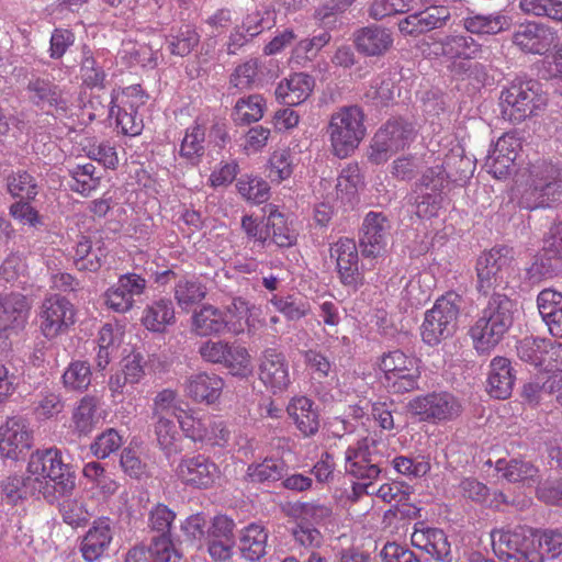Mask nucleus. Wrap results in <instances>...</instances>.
<instances>
[{"label":"nucleus","mask_w":562,"mask_h":562,"mask_svg":"<svg viewBox=\"0 0 562 562\" xmlns=\"http://www.w3.org/2000/svg\"><path fill=\"white\" fill-rule=\"evenodd\" d=\"M555 258L549 257L544 251H540L533 257V261L526 268V279L531 284H537L543 279L551 278L557 273V266L553 262Z\"/></svg>","instance_id":"64"},{"label":"nucleus","mask_w":562,"mask_h":562,"mask_svg":"<svg viewBox=\"0 0 562 562\" xmlns=\"http://www.w3.org/2000/svg\"><path fill=\"white\" fill-rule=\"evenodd\" d=\"M386 445L373 438H363L356 448L349 447L345 453V471L360 481H373L379 477Z\"/></svg>","instance_id":"10"},{"label":"nucleus","mask_w":562,"mask_h":562,"mask_svg":"<svg viewBox=\"0 0 562 562\" xmlns=\"http://www.w3.org/2000/svg\"><path fill=\"white\" fill-rule=\"evenodd\" d=\"M30 101L42 110L59 109L66 111L67 102L63 98L59 86L53 81L33 77L26 86Z\"/></svg>","instance_id":"31"},{"label":"nucleus","mask_w":562,"mask_h":562,"mask_svg":"<svg viewBox=\"0 0 562 562\" xmlns=\"http://www.w3.org/2000/svg\"><path fill=\"white\" fill-rule=\"evenodd\" d=\"M90 363L82 360L71 361L61 375V384L67 392L83 393L91 384Z\"/></svg>","instance_id":"50"},{"label":"nucleus","mask_w":562,"mask_h":562,"mask_svg":"<svg viewBox=\"0 0 562 562\" xmlns=\"http://www.w3.org/2000/svg\"><path fill=\"white\" fill-rule=\"evenodd\" d=\"M27 473L32 476L37 493L50 505L60 497L71 496L76 488V475L71 465L64 462L61 451L54 447L32 452Z\"/></svg>","instance_id":"1"},{"label":"nucleus","mask_w":562,"mask_h":562,"mask_svg":"<svg viewBox=\"0 0 562 562\" xmlns=\"http://www.w3.org/2000/svg\"><path fill=\"white\" fill-rule=\"evenodd\" d=\"M176 322L175 305L168 297H159L146 304L140 316L142 325L155 334H165Z\"/></svg>","instance_id":"26"},{"label":"nucleus","mask_w":562,"mask_h":562,"mask_svg":"<svg viewBox=\"0 0 562 562\" xmlns=\"http://www.w3.org/2000/svg\"><path fill=\"white\" fill-rule=\"evenodd\" d=\"M330 257L336 260L341 284L353 293L364 284V274L359 265L358 248L353 239L339 238L330 247Z\"/></svg>","instance_id":"14"},{"label":"nucleus","mask_w":562,"mask_h":562,"mask_svg":"<svg viewBox=\"0 0 562 562\" xmlns=\"http://www.w3.org/2000/svg\"><path fill=\"white\" fill-rule=\"evenodd\" d=\"M68 172L71 177L70 190L82 196H89L100 186L101 177L97 175V167L91 162L77 165Z\"/></svg>","instance_id":"51"},{"label":"nucleus","mask_w":562,"mask_h":562,"mask_svg":"<svg viewBox=\"0 0 562 562\" xmlns=\"http://www.w3.org/2000/svg\"><path fill=\"white\" fill-rule=\"evenodd\" d=\"M286 469L282 459L265 458L261 462H254L247 467L245 480L252 484L277 482L284 477Z\"/></svg>","instance_id":"41"},{"label":"nucleus","mask_w":562,"mask_h":562,"mask_svg":"<svg viewBox=\"0 0 562 562\" xmlns=\"http://www.w3.org/2000/svg\"><path fill=\"white\" fill-rule=\"evenodd\" d=\"M183 435L194 442H204L206 436V417L194 409H184L177 419Z\"/></svg>","instance_id":"59"},{"label":"nucleus","mask_w":562,"mask_h":562,"mask_svg":"<svg viewBox=\"0 0 562 562\" xmlns=\"http://www.w3.org/2000/svg\"><path fill=\"white\" fill-rule=\"evenodd\" d=\"M490 299L482 310V314L490 319L502 322L506 328H510L514 323V315L517 312L516 303L508 295L501 292L490 293Z\"/></svg>","instance_id":"46"},{"label":"nucleus","mask_w":562,"mask_h":562,"mask_svg":"<svg viewBox=\"0 0 562 562\" xmlns=\"http://www.w3.org/2000/svg\"><path fill=\"white\" fill-rule=\"evenodd\" d=\"M509 16L496 12L492 14H470L463 19V27L471 34L494 35L510 27Z\"/></svg>","instance_id":"39"},{"label":"nucleus","mask_w":562,"mask_h":562,"mask_svg":"<svg viewBox=\"0 0 562 562\" xmlns=\"http://www.w3.org/2000/svg\"><path fill=\"white\" fill-rule=\"evenodd\" d=\"M33 445V431L21 416L9 417L0 427V456L18 460L27 453Z\"/></svg>","instance_id":"16"},{"label":"nucleus","mask_w":562,"mask_h":562,"mask_svg":"<svg viewBox=\"0 0 562 562\" xmlns=\"http://www.w3.org/2000/svg\"><path fill=\"white\" fill-rule=\"evenodd\" d=\"M263 85V75L257 58H250L238 65L229 77L231 88L239 91L251 90Z\"/></svg>","instance_id":"49"},{"label":"nucleus","mask_w":562,"mask_h":562,"mask_svg":"<svg viewBox=\"0 0 562 562\" xmlns=\"http://www.w3.org/2000/svg\"><path fill=\"white\" fill-rule=\"evenodd\" d=\"M557 41V32L538 22L521 24L513 35V42L522 52L543 55Z\"/></svg>","instance_id":"21"},{"label":"nucleus","mask_w":562,"mask_h":562,"mask_svg":"<svg viewBox=\"0 0 562 562\" xmlns=\"http://www.w3.org/2000/svg\"><path fill=\"white\" fill-rule=\"evenodd\" d=\"M1 502L7 505L16 506L27 497L41 498L37 487L32 481V476L12 474L0 481Z\"/></svg>","instance_id":"34"},{"label":"nucleus","mask_w":562,"mask_h":562,"mask_svg":"<svg viewBox=\"0 0 562 562\" xmlns=\"http://www.w3.org/2000/svg\"><path fill=\"white\" fill-rule=\"evenodd\" d=\"M355 47L366 57H380L393 46L392 32L381 25L371 24L353 33Z\"/></svg>","instance_id":"23"},{"label":"nucleus","mask_w":562,"mask_h":562,"mask_svg":"<svg viewBox=\"0 0 562 562\" xmlns=\"http://www.w3.org/2000/svg\"><path fill=\"white\" fill-rule=\"evenodd\" d=\"M420 378L422 372L418 367L411 371H404V373H391L383 376L382 383L389 393L401 395L418 390Z\"/></svg>","instance_id":"56"},{"label":"nucleus","mask_w":562,"mask_h":562,"mask_svg":"<svg viewBox=\"0 0 562 562\" xmlns=\"http://www.w3.org/2000/svg\"><path fill=\"white\" fill-rule=\"evenodd\" d=\"M101 248L93 249L92 241L87 236H80L75 246L74 263L80 271L95 272L102 266Z\"/></svg>","instance_id":"52"},{"label":"nucleus","mask_w":562,"mask_h":562,"mask_svg":"<svg viewBox=\"0 0 562 562\" xmlns=\"http://www.w3.org/2000/svg\"><path fill=\"white\" fill-rule=\"evenodd\" d=\"M549 340L538 337H525L518 341L516 349L520 360L528 362L536 368H543Z\"/></svg>","instance_id":"55"},{"label":"nucleus","mask_w":562,"mask_h":562,"mask_svg":"<svg viewBox=\"0 0 562 562\" xmlns=\"http://www.w3.org/2000/svg\"><path fill=\"white\" fill-rule=\"evenodd\" d=\"M180 558L172 541L166 538H153L149 546L131 548L124 562H177Z\"/></svg>","instance_id":"30"},{"label":"nucleus","mask_w":562,"mask_h":562,"mask_svg":"<svg viewBox=\"0 0 562 562\" xmlns=\"http://www.w3.org/2000/svg\"><path fill=\"white\" fill-rule=\"evenodd\" d=\"M259 378L273 393L282 392L289 386V364L283 352L277 348H267L262 351Z\"/></svg>","instance_id":"22"},{"label":"nucleus","mask_w":562,"mask_h":562,"mask_svg":"<svg viewBox=\"0 0 562 562\" xmlns=\"http://www.w3.org/2000/svg\"><path fill=\"white\" fill-rule=\"evenodd\" d=\"M99 398L94 395H85L76 404L71 422L76 432L80 436L89 435L99 422Z\"/></svg>","instance_id":"42"},{"label":"nucleus","mask_w":562,"mask_h":562,"mask_svg":"<svg viewBox=\"0 0 562 562\" xmlns=\"http://www.w3.org/2000/svg\"><path fill=\"white\" fill-rule=\"evenodd\" d=\"M75 307L68 299L49 295L40 307V329L46 338L53 339L75 324Z\"/></svg>","instance_id":"12"},{"label":"nucleus","mask_w":562,"mask_h":562,"mask_svg":"<svg viewBox=\"0 0 562 562\" xmlns=\"http://www.w3.org/2000/svg\"><path fill=\"white\" fill-rule=\"evenodd\" d=\"M115 117L116 127L121 133L127 136H137L144 128L143 119L137 110L132 105L111 106L108 111V117Z\"/></svg>","instance_id":"53"},{"label":"nucleus","mask_w":562,"mask_h":562,"mask_svg":"<svg viewBox=\"0 0 562 562\" xmlns=\"http://www.w3.org/2000/svg\"><path fill=\"white\" fill-rule=\"evenodd\" d=\"M499 323L501 322L490 319V317L481 313V316L470 328V336L473 340L474 349L480 355L488 353L501 342L505 334L509 330Z\"/></svg>","instance_id":"32"},{"label":"nucleus","mask_w":562,"mask_h":562,"mask_svg":"<svg viewBox=\"0 0 562 562\" xmlns=\"http://www.w3.org/2000/svg\"><path fill=\"white\" fill-rule=\"evenodd\" d=\"M537 305L551 335L562 338V293L544 289L537 296Z\"/></svg>","instance_id":"35"},{"label":"nucleus","mask_w":562,"mask_h":562,"mask_svg":"<svg viewBox=\"0 0 562 562\" xmlns=\"http://www.w3.org/2000/svg\"><path fill=\"white\" fill-rule=\"evenodd\" d=\"M439 166L445 169V175H447L451 182L465 181L473 175L475 169L474 161L464 155V150L461 147L451 149Z\"/></svg>","instance_id":"48"},{"label":"nucleus","mask_w":562,"mask_h":562,"mask_svg":"<svg viewBox=\"0 0 562 562\" xmlns=\"http://www.w3.org/2000/svg\"><path fill=\"white\" fill-rule=\"evenodd\" d=\"M220 473L217 464L202 453L182 457L176 468V475L182 484L199 490L212 487Z\"/></svg>","instance_id":"15"},{"label":"nucleus","mask_w":562,"mask_h":562,"mask_svg":"<svg viewBox=\"0 0 562 562\" xmlns=\"http://www.w3.org/2000/svg\"><path fill=\"white\" fill-rule=\"evenodd\" d=\"M288 413L304 437H312L318 431L319 416L310 398L305 396L293 398L288 406Z\"/></svg>","instance_id":"37"},{"label":"nucleus","mask_w":562,"mask_h":562,"mask_svg":"<svg viewBox=\"0 0 562 562\" xmlns=\"http://www.w3.org/2000/svg\"><path fill=\"white\" fill-rule=\"evenodd\" d=\"M412 543L437 561H452L450 542L442 529L429 527L415 529L412 535Z\"/></svg>","instance_id":"28"},{"label":"nucleus","mask_w":562,"mask_h":562,"mask_svg":"<svg viewBox=\"0 0 562 562\" xmlns=\"http://www.w3.org/2000/svg\"><path fill=\"white\" fill-rule=\"evenodd\" d=\"M198 352L204 361L222 364L234 375L244 376L250 371V355L240 345L209 339L200 345Z\"/></svg>","instance_id":"11"},{"label":"nucleus","mask_w":562,"mask_h":562,"mask_svg":"<svg viewBox=\"0 0 562 562\" xmlns=\"http://www.w3.org/2000/svg\"><path fill=\"white\" fill-rule=\"evenodd\" d=\"M113 538L111 521L106 517L93 521L80 543L82 558L87 562L97 561L110 546Z\"/></svg>","instance_id":"25"},{"label":"nucleus","mask_w":562,"mask_h":562,"mask_svg":"<svg viewBox=\"0 0 562 562\" xmlns=\"http://www.w3.org/2000/svg\"><path fill=\"white\" fill-rule=\"evenodd\" d=\"M495 469L498 473L509 482H522L533 479L537 474V469L528 461L512 459L506 461L499 459L496 461Z\"/></svg>","instance_id":"60"},{"label":"nucleus","mask_w":562,"mask_h":562,"mask_svg":"<svg viewBox=\"0 0 562 562\" xmlns=\"http://www.w3.org/2000/svg\"><path fill=\"white\" fill-rule=\"evenodd\" d=\"M205 128L193 124L186 128L180 143L179 156L190 166H198L205 154Z\"/></svg>","instance_id":"43"},{"label":"nucleus","mask_w":562,"mask_h":562,"mask_svg":"<svg viewBox=\"0 0 562 562\" xmlns=\"http://www.w3.org/2000/svg\"><path fill=\"white\" fill-rule=\"evenodd\" d=\"M177 514L166 504L157 503L148 512L147 526L150 531L157 532L156 538H166L171 540V528Z\"/></svg>","instance_id":"54"},{"label":"nucleus","mask_w":562,"mask_h":562,"mask_svg":"<svg viewBox=\"0 0 562 562\" xmlns=\"http://www.w3.org/2000/svg\"><path fill=\"white\" fill-rule=\"evenodd\" d=\"M184 408L181 407V401L178 398V393L171 389H164L158 392L153 403V417L154 418H179V414L183 413Z\"/></svg>","instance_id":"57"},{"label":"nucleus","mask_w":562,"mask_h":562,"mask_svg":"<svg viewBox=\"0 0 562 562\" xmlns=\"http://www.w3.org/2000/svg\"><path fill=\"white\" fill-rule=\"evenodd\" d=\"M207 294L205 283L195 276H181L176 280L173 297L182 311L202 302Z\"/></svg>","instance_id":"38"},{"label":"nucleus","mask_w":562,"mask_h":562,"mask_svg":"<svg viewBox=\"0 0 562 562\" xmlns=\"http://www.w3.org/2000/svg\"><path fill=\"white\" fill-rule=\"evenodd\" d=\"M513 256L507 247H494L483 252L476 260V290L488 295L498 292L497 289L505 290L510 274V265Z\"/></svg>","instance_id":"7"},{"label":"nucleus","mask_w":562,"mask_h":562,"mask_svg":"<svg viewBox=\"0 0 562 562\" xmlns=\"http://www.w3.org/2000/svg\"><path fill=\"white\" fill-rule=\"evenodd\" d=\"M503 119L517 124L533 115L547 103L537 80H515L501 93Z\"/></svg>","instance_id":"5"},{"label":"nucleus","mask_w":562,"mask_h":562,"mask_svg":"<svg viewBox=\"0 0 562 562\" xmlns=\"http://www.w3.org/2000/svg\"><path fill=\"white\" fill-rule=\"evenodd\" d=\"M379 367L384 374L383 376L391 373H404V371H411L418 368L415 358L405 355L398 349L383 353L380 359Z\"/></svg>","instance_id":"63"},{"label":"nucleus","mask_w":562,"mask_h":562,"mask_svg":"<svg viewBox=\"0 0 562 562\" xmlns=\"http://www.w3.org/2000/svg\"><path fill=\"white\" fill-rule=\"evenodd\" d=\"M521 204L529 210L562 202V164L539 159L529 165Z\"/></svg>","instance_id":"2"},{"label":"nucleus","mask_w":562,"mask_h":562,"mask_svg":"<svg viewBox=\"0 0 562 562\" xmlns=\"http://www.w3.org/2000/svg\"><path fill=\"white\" fill-rule=\"evenodd\" d=\"M5 190L16 200H35L40 192L37 178L25 169L11 170L4 178Z\"/></svg>","instance_id":"40"},{"label":"nucleus","mask_w":562,"mask_h":562,"mask_svg":"<svg viewBox=\"0 0 562 562\" xmlns=\"http://www.w3.org/2000/svg\"><path fill=\"white\" fill-rule=\"evenodd\" d=\"M491 540L494 553L504 562H543L531 528L517 525L493 529Z\"/></svg>","instance_id":"4"},{"label":"nucleus","mask_w":562,"mask_h":562,"mask_svg":"<svg viewBox=\"0 0 562 562\" xmlns=\"http://www.w3.org/2000/svg\"><path fill=\"white\" fill-rule=\"evenodd\" d=\"M80 60V78L88 88H102L106 78L100 55H94L87 45L82 46Z\"/></svg>","instance_id":"45"},{"label":"nucleus","mask_w":562,"mask_h":562,"mask_svg":"<svg viewBox=\"0 0 562 562\" xmlns=\"http://www.w3.org/2000/svg\"><path fill=\"white\" fill-rule=\"evenodd\" d=\"M516 381L512 361L505 357H495L490 363L487 392L492 397L505 400L510 396Z\"/></svg>","instance_id":"29"},{"label":"nucleus","mask_w":562,"mask_h":562,"mask_svg":"<svg viewBox=\"0 0 562 562\" xmlns=\"http://www.w3.org/2000/svg\"><path fill=\"white\" fill-rule=\"evenodd\" d=\"M416 137L415 126L403 119L389 120L374 134L368 158L380 165L391 156L405 149Z\"/></svg>","instance_id":"8"},{"label":"nucleus","mask_w":562,"mask_h":562,"mask_svg":"<svg viewBox=\"0 0 562 562\" xmlns=\"http://www.w3.org/2000/svg\"><path fill=\"white\" fill-rule=\"evenodd\" d=\"M407 407L419 420L432 424L454 420L463 411L461 401L448 391H432L415 396Z\"/></svg>","instance_id":"9"},{"label":"nucleus","mask_w":562,"mask_h":562,"mask_svg":"<svg viewBox=\"0 0 562 562\" xmlns=\"http://www.w3.org/2000/svg\"><path fill=\"white\" fill-rule=\"evenodd\" d=\"M29 303L25 295L10 293L0 299V331H16L22 329L29 314Z\"/></svg>","instance_id":"33"},{"label":"nucleus","mask_w":562,"mask_h":562,"mask_svg":"<svg viewBox=\"0 0 562 562\" xmlns=\"http://www.w3.org/2000/svg\"><path fill=\"white\" fill-rule=\"evenodd\" d=\"M431 47V53L436 57L454 61L483 59L487 52V47H484L472 36L463 34L445 35L434 41Z\"/></svg>","instance_id":"17"},{"label":"nucleus","mask_w":562,"mask_h":562,"mask_svg":"<svg viewBox=\"0 0 562 562\" xmlns=\"http://www.w3.org/2000/svg\"><path fill=\"white\" fill-rule=\"evenodd\" d=\"M200 43V34L196 29L190 24H183L178 29H172L166 37L167 48L171 55L186 57Z\"/></svg>","instance_id":"47"},{"label":"nucleus","mask_w":562,"mask_h":562,"mask_svg":"<svg viewBox=\"0 0 562 562\" xmlns=\"http://www.w3.org/2000/svg\"><path fill=\"white\" fill-rule=\"evenodd\" d=\"M450 20L451 12L448 7L429 5L401 20L398 30L404 36H418L445 27Z\"/></svg>","instance_id":"20"},{"label":"nucleus","mask_w":562,"mask_h":562,"mask_svg":"<svg viewBox=\"0 0 562 562\" xmlns=\"http://www.w3.org/2000/svg\"><path fill=\"white\" fill-rule=\"evenodd\" d=\"M192 331L201 337L221 335L225 330L234 335L244 331L240 322L227 319V313L214 305L203 304L191 317Z\"/></svg>","instance_id":"18"},{"label":"nucleus","mask_w":562,"mask_h":562,"mask_svg":"<svg viewBox=\"0 0 562 562\" xmlns=\"http://www.w3.org/2000/svg\"><path fill=\"white\" fill-rule=\"evenodd\" d=\"M268 229L269 238L279 247H290L296 240L295 234L288 227L284 215L278 210L270 211Z\"/></svg>","instance_id":"62"},{"label":"nucleus","mask_w":562,"mask_h":562,"mask_svg":"<svg viewBox=\"0 0 562 562\" xmlns=\"http://www.w3.org/2000/svg\"><path fill=\"white\" fill-rule=\"evenodd\" d=\"M269 532L265 526L252 522L246 526L239 538L241 557L250 562L261 560L267 554Z\"/></svg>","instance_id":"36"},{"label":"nucleus","mask_w":562,"mask_h":562,"mask_svg":"<svg viewBox=\"0 0 562 562\" xmlns=\"http://www.w3.org/2000/svg\"><path fill=\"white\" fill-rule=\"evenodd\" d=\"M65 409V401L61 394L53 390H44L40 393L34 406V414L38 419L57 417Z\"/></svg>","instance_id":"61"},{"label":"nucleus","mask_w":562,"mask_h":562,"mask_svg":"<svg viewBox=\"0 0 562 562\" xmlns=\"http://www.w3.org/2000/svg\"><path fill=\"white\" fill-rule=\"evenodd\" d=\"M147 286L148 281L144 276L136 272L123 273L104 292V304L115 313L126 314L133 310L135 299L143 295Z\"/></svg>","instance_id":"13"},{"label":"nucleus","mask_w":562,"mask_h":562,"mask_svg":"<svg viewBox=\"0 0 562 562\" xmlns=\"http://www.w3.org/2000/svg\"><path fill=\"white\" fill-rule=\"evenodd\" d=\"M314 87L315 79L311 75L294 72L278 83L274 95L280 103L295 106L308 99Z\"/></svg>","instance_id":"24"},{"label":"nucleus","mask_w":562,"mask_h":562,"mask_svg":"<svg viewBox=\"0 0 562 562\" xmlns=\"http://www.w3.org/2000/svg\"><path fill=\"white\" fill-rule=\"evenodd\" d=\"M266 111V100L255 93L239 98L232 111V119L237 125H249L262 119Z\"/></svg>","instance_id":"44"},{"label":"nucleus","mask_w":562,"mask_h":562,"mask_svg":"<svg viewBox=\"0 0 562 562\" xmlns=\"http://www.w3.org/2000/svg\"><path fill=\"white\" fill-rule=\"evenodd\" d=\"M224 381L215 373L200 372L190 375L184 383L188 397L198 403L213 404L222 393Z\"/></svg>","instance_id":"27"},{"label":"nucleus","mask_w":562,"mask_h":562,"mask_svg":"<svg viewBox=\"0 0 562 562\" xmlns=\"http://www.w3.org/2000/svg\"><path fill=\"white\" fill-rule=\"evenodd\" d=\"M33 200L20 199L9 206V215L19 224L35 229L45 225V218L32 205Z\"/></svg>","instance_id":"58"},{"label":"nucleus","mask_w":562,"mask_h":562,"mask_svg":"<svg viewBox=\"0 0 562 562\" xmlns=\"http://www.w3.org/2000/svg\"><path fill=\"white\" fill-rule=\"evenodd\" d=\"M391 225L382 212H369L364 218L359 236L361 254L367 258H376L386 246Z\"/></svg>","instance_id":"19"},{"label":"nucleus","mask_w":562,"mask_h":562,"mask_svg":"<svg viewBox=\"0 0 562 562\" xmlns=\"http://www.w3.org/2000/svg\"><path fill=\"white\" fill-rule=\"evenodd\" d=\"M326 133L333 155L339 159L349 157L367 134L362 109L358 105L339 108L330 115Z\"/></svg>","instance_id":"3"},{"label":"nucleus","mask_w":562,"mask_h":562,"mask_svg":"<svg viewBox=\"0 0 562 562\" xmlns=\"http://www.w3.org/2000/svg\"><path fill=\"white\" fill-rule=\"evenodd\" d=\"M462 299L456 292H447L439 297L431 310L425 313L422 338L429 346L452 336L457 329Z\"/></svg>","instance_id":"6"}]
</instances>
